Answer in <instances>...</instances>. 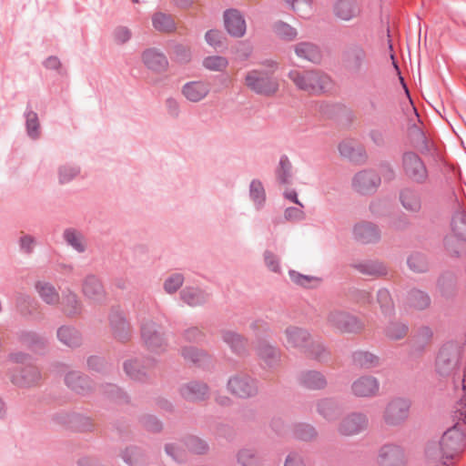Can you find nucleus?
I'll list each match as a JSON object with an SVG mask.
<instances>
[{
	"mask_svg": "<svg viewBox=\"0 0 466 466\" xmlns=\"http://www.w3.org/2000/svg\"><path fill=\"white\" fill-rule=\"evenodd\" d=\"M464 445V433L454 426L444 432L438 443H431L426 449V458L433 466H443L457 456Z\"/></svg>",
	"mask_w": 466,
	"mask_h": 466,
	"instance_id": "1",
	"label": "nucleus"
},
{
	"mask_svg": "<svg viewBox=\"0 0 466 466\" xmlns=\"http://www.w3.org/2000/svg\"><path fill=\"white\" fill-rule=\"evenodd\" d=\"M282 342L287 349L307 351L316 357L325 355V347L314 341L311 335L304 329L289 326L283 331Z\"/></svg>",
	"mask_w": 466,
	"mask_h": 466,
	"instance_id": "2",
	"label": "nucleus"
},
{
	"mask_svg": "<svg viewBox=\"0 0 466 466\" xmlns=\"http://www.w3.org/2000/svg\"><path fill=\"white\" fill-rule=\"evenodd\" d=\"M288 77L299 90L309 94L319 93L330 85V78L316 70L294 68L289 72Z\"/></svg>",
	"mask_w": 466,
	"mask_h": 466,
	"instance_id": "3",
	"label": "nucleus"
},
{
	"mask_svg": "<svg viewBox=\"0 0 466 466\" xmlns=\"http://www.w3.org/2000/svg\"><path fill=\"white\" fill-rule=\"evenodd\" d=\"M141 339L147 349L155 353L167 350V340L158 324L154 321H146L140 327Z\"/></svg>",
	"mask_w": 466,
	"mask_h": 466,
	"instance_id": "4",
	"label": "nucleus"
},
{
	"mask_svg": "<svg viewBox=\"0 0 466 466\" xmlns=\"http://www.w3.org/2000/svg\"><path fill=\"white\" fill-rule=\"evenodd\" d=\"M327 323L340 333H357L363 329V323L357 317L340 310L330 311Z\"/></svg>",
	"mask_w": 466,
	"mask_h": 466,
	"instance_id": "5",
	"label": "nucleus"
},
{
	"mask_svg": "<svg viewBox=\"0 0 466 466\" xmlns=\"http://www.w3.org/2000/svg\"><path fill=\"white\" fill-rule=\"evenodd\" d=\"M460 350L457 347L449 346L442 348L437 357L436 366L441 376H459L456 372L459 360Z\"/></svg>",
	"mask_w": 466,
	"mask_h": 466,
	"instance_id": "6",
	"label": "nucleus"
},
{
	"mask_svg": "<svg viewBox=\"0 0 466 466\" xmlns=\"http://www.w3.org/2000/svg\"><path fill=\"white\" fill-rule=\"evenodd\" d=\"M376 462L378 466H407L408 459L401 447L386 444L379 450Z\"/></svg>",
	"mask_w": 466,
	"mask_h": 466,
	"instance_id": "7",
	"label": "nucleus"
},
{
	"mask_svg": "<svg viewBox=\"0 0 466 466\" xmlns=\"http://www.w3.org/2000/svg\"><path fill=\"white\" fill-rule=\"evenodd\" d=\"M410 404L407 400L396 399L390 401L383 413V420L389 426H397L404 422L410 414Z\"/></svg>",
	"mask_w": 466,
	"mask_h": 466,
	"instance_id": "8",
	"label": "nucleus"
},
{
	"mask_svg": "<svg viewBox=\"0 0 466 466\" xmlns=\"http://www.w3.org/2000/svg\"><path fill=\"white\" fill-rule=\"evenodd\" d=\"M109 324L114 338L120 342H127L131 339V327L123 312L117 308H112Z\"/></svg>",
	"mask_w": 466,
	"mask_h": 466,
	"instance_id": "9",
	"label": "nucleus"
},
{
	"mask_svg": "<svg viewBox=\"0 0 466 466\" xmlns=\"http://www.w3.org/2000/svg\"><path fill=\"white\" fill-rule=\"evenodd\" d=\"M368 418L362 413H351L344 417L338 425V431L343 436H353L365 431Z\"/></svg>",
	"mask_w": 466,
	"mask_h": 466,
	"instance_id": "10",
	"label": "nucleus"
},
{
	"mask_svg": "<svg viewBox=\"0 0 466 466\" xmlns=\"http://www.w3.org/2000/svg\"><path fill=\"white\" fill-rule=\"evenodd\" d=\"M224 25L228 34L233 37H242L246 33V22L241 13L235 8L224 12Z\"/></svg>",
	"mask_w": 466,
	"mask_h": 466,
	"instance_id": "11",
	"label": "nucleus"
},
{
	"mask_svg": "<svg viewBox=\"0 0 466 466\" xmlns=\"http://www.w3.org/2000/svg\"><path fill=\"white\" fill-rule=\"evenodd\" d=\"M141 56L146 67L155 73H163L168 67V60L166 55L156 48L146 49Z\"/></svg>",
	"mask_w": 466,
	"mask_h": 466,
	"instance_id": "12",
	"label": "nucleus"
},
{
	"mask_svg": "<svg viewBox=\"0 0 466 466\" xmlns=\"http://www.w3.org/2000/svg\"><path fill=\"white\" fill-rule=\"evenodd\" d=\"M179 298L187 306L195 308L205 305L210 294L199 287L187 286L180 290Z\"/></svg>",
	"mask_w": 466,
	"mask_h": 466,
	"instance_id": "13",
	"label": "nucleus"
},
{
	"mask_svg": "<svg viewBox=\"0 0 466 466\" xmlns=\"http://www.w3.org/2000/svg\"><path fill=\"white\" fill-rule=\"evenodd\" d=\"M403 167L406 174L416 181H422L427 177L424 164L420 157L413 153H406L403 156Z\"/></svg>",
	"mask_w": 466,
	"mask_h": 466,
	"instance_id": "14",
	"label": "nucleus"
},
{
	"mask_svg": "<svg viewBox=\"0 0 466 466\" xmlns=\"http://www.w3.org/2000/svg\"><path fill=\"white\" fill-rule=\"evenodd\" d=\"M345 66L349 71L360 74L367 67L366 53L360 46H352L345 54Z\"/></svg>",
	"mask_w": 466,
	"mask_h": 466,
	"instance_id": "15",
	"label": "nucleus"
},
{
	"mask_svg": "<svg viewBox=\"0 0 466 466\" xmlns=\"http://www.w3.org/2000/svg\"><path fill=\"white\" fill-rule=\"evenodd\" d=\"M208 393V387L203 380H189L180 389L181 396L187 401L204 400Z\"/></svg>",
	"mask_w": 466,
	"mask_h": 466,
	"instance_id": "16",
	"label": "nucleus"
},
{
	"mask_svg": "<svg viewBox=\"0 0 466 466\" xmlns=\"http://www.w3.org/2000/svg\"><path fill=\"white\" fill-rule=\"evenodd\" d=\"M278 63L268 59L264 61V95L275 94L279 86V74Z\"/></svg>",
	"mask_w": 466,
	"mask_h": 466,
	"instance_id": "17",
	"label": "nucleus"
},
{
	"mask_svg": "<svg viewBox=\"0 0 466 466\" xmlns=\"http://www.w3.org/2000/svg\"><path fill=\"white\" fill-rule=\"evenodd\" d=\"M181 354L183 358L196 367L201 369H209L212 365V356L206 350L194 346H187L182 348Z\"/></svg>",
	"mask_w": 466,
	"mask_h": 466,
	"instance_id": "18",
	"label": "nucleus"
},
{
	"mask_svg": "<svg viewBox=\"0 0 466 466\" xmlns=\"http://www.w3.org/2000/svg\"><path fill=\"white\" fill-rule=\"evenodd\" d=\"M8 360L14 363L25 364L21 379H41V373L38 368L32 363V356L23 351L11 352Z\"/></svg>",
	"mask_w": 466,
	"mask_h": 466,
	"instance_id": "19",
	"label": "nucleus"
},
{
	"mask_svg": "<svg viewBox=\"0 0 466 466\" xmlns=\"http://www.w3.org/2000/svg\"><path fill=\"white\" fill-rule=\"evenodd\" d=\"M83 293L88 299L95 301H102L106 297V291L101 280L96 275H88L83 281Z\"/></svg>",
	"mask_w": 466,
	"mask_h": 466,
	"instance_id": "20",
	"label": "nucleus"
},
{
	"mask_svg": "<svg viewBox=\"0 0 466 466\" xmlns=\"http://www.w3.org/2000/svg\"><path fill=\"white\" fill-rule=\"evenodd\" d=\"M62 311L68 318H75L81 315L83 304L77 295L69 289L62 292Z\"/></svg>",
	"mask_w": 466,
	"mask_h": 466,
	"instance_id": "21",
	"label": "nucleus"
},
{
	"mask_svg": "<svg viewBox=\"0 0 466 466\" xmlns=\"http://www.w3.org/2000/svg\"><path fill=\"white\" fill-rule=\"evenodd\" d=\"M181 92L188 101L197 103L208 95L209 88L202 81H190L182 86Z\"/></svg>",
	"mask_w": 466,
	"mask_h": 466,
	"instance_id": "22",
	"label": "nucleus"
},
{
	"mask_svg": "<svg viewBox=\"0 0 466 466\" xmlns=\"http://www.w3.org/2000/svg\"><path fill=\"white\" fill-rule=\"evenodd\" d=\"M333 12L337 18L350 21L360 15V9L356 0H338Z\"/></svg>",
	"mask_w": 466,
	"mask_h": 466,
	"instance_id": "23",
	"label": "nucleus"
},
{
	"mask_svg": "<svg viewBox=\"0 0 466 466\" xmlns=\"http://www.w3.org/2000/svg\"><path fill=\"white\" fill-rule=\"evenodd\" d=\"M380 182V177L372 171H362L353 178V187L360 193H367L375 189Z\"/></svg>",
	"mask_w": 466,
	"mask_h": 466,
	"instance_id": "24",
	"label": "nucleus"
},
{
	"mask_svg": "<svg viewBox=\"0 0 466 466\" xmlns=\"http://www.w3.org/2000/svg\"><path fill=\"white\" fill-rule=\"evenodd\" d=\"M222 340L229 347L232 353L238 356H244L248 351V340L238 332L223 330Z\"/></svg>",
	"mask_w": 466,
	"mask_h": 466,
	"instance_id": "25",
	"label": "nucleus"
},
{
	"mask_svg": "<svg viewBox=\"0 0 466 466\" xmlns=\"http://www.w3.org/2000/svg\"><path fill=\"white\" fill-rule=\"evenodd\" d=\"M256 380H228V390L238 398H248L255 395L258 391V387L255 384Z\"/></svg>",
	"mask_w": 466,
	"mask_h": 466,
	"instance_id": "26",
	"label": "nucleus"
},
{
	"mask_svg": "<svg viewBox=\"0 0 466 466\" xmlns=\"http://www.w3.org/2000/svg\"><path fill=\"white\" fill-rule=\"evenodd\" d=\"M353 234L355 238L362 243H370L380 238L377 228L369 222L357 224L353 228Z\"/></svg>",
	"mask_w": 466,
	"mask_h": 466,
	"instance_id": "27",
	"label": "nucleus"
},
{
	"mask_svg": "<svg viewBox=\"0 0 466 466\" xmlns=\"http://www.w3.org/2000/svg\"><path fill=\"white\" fill-rule=\"evenodd\" d=\"M17 339L21 344L32 350H43L46 345V339L34 330H20Z\"/></svg>",
	"mask_w": 466,
	"mask_h": 466,
	"instance_id": "28",
	"label": "nucleus"
},
{
	"mask_svg": "<svg viewBox=\"0 0 466 466\" xmlns=\"http://www.w3.org/2000/svg\"><path fill=\"white\" fill-rule=\"evenodd\" d=\"M57 339L63 344L74 348L81 344V335L73 326H61L56 332Z\"/></svg>",
	"mask_w": 466,
	"mask_h": 466,
	"instance_id": "29",
	"label": "nucleus"
},
{
	"mask_svg": "<svg viewBox=\"0 0 466 466\" xmlns=\"http://www.w3.org/2000/svg\"><path fill=\"white\" fill-rule=\"evenodd\" d=\"M153 27L162 33H172L177 29V25L170 15L157 12L152 15Z\"/></svg>",
	"mask_w": 466,
	"mask_h": 466,
	"instance_id": "30",
	"label": "nucleus"
},
{
	"mask_svg": "<svg viewBox=\"0 0 466 466\" xmlns=\"http://www.w3.org/2000/svg\"><path fill=\"white\" fill-rule=\"evenodd\" d=\"M35 288L45 303L55 305L58 302L59 294L51 283L39 280L35 282Z\"/></svg>",
	"mask_w": 466,
	"mask_h": 466,
	"instance_id": "31",
	"label": "nucleus"
},
{
	"mask_svg": "<svg viewBox=\"0 0 466 466\" xmlns=\"http://www.w3.org/2000/svg\"><path fill=\"white\" fill-rule=\"evenodd\" d=\"M350 389L357 397H371L378 392L379 384L377 380H353Z\"/></svg>",
	"mask_w": 466,
	"mask_h": 466,
	"instance_id": "32",
	"label": "nucleus"
},
{
	"mask_svg": "<svg viewBox=\"0 0 466 466\" xmlns=\"http://www.w3.org/2000/svg\"><path fill=\"white\" fill-rule=\"evenodd\" d=\"M205 41L218 52H223L228 49L227 36L218 29L208 30L205 34Z\"/></svg>",
	"mask_w": 466,
	"mask_h": 466,
	"instance_id": "33",
	"label": "nucleus"
},
{
	"mask_svg": "<svg viewBox=\"0 0 466 466\" xmlns=\"http://www.w3.org/2000/svg\"><path fill=\"white\" fill-rule=\"evenodd\" d=\"M295 53L300 57L311 62L320 60L321 54L319 48L314 44L309 42H301L295 46Z\"/></svg>",
	"mask_w": 466,
	"mask_h": 466,
	"instance_id": "34",
	"label": "nucleus"
},
{
	"mask_svg": "<svg viewBox=\"0 0 466 466\" xmlns=\"http://www.w3.org/2000/svg\"><path fill=\"white\" fill-rule=\"evenodd\" d=\"M26 133L29 137L36 139L40 136V124L37 114L31 109L30 105L25 111Z\"/></svg>",
	"mask_w": 466,
	"mask_h": 466,
	"instance_id": "35",
	"label": "nucleus"
},
{
	"mask_svg": "<svg viewBox=\"0 0 466 466\" xmlns=\"http://www.w3.org/2000/svg\"><path fill=\"white\" fill-rule=\"evenodd\" d=\"M124 371L129 379H143L146 377V368L138 359L127 360L123 364Z\"/></svg>",
	"mask_w": 466,
	"mask_h": 466,
	"instance_id": "36",
	"label": "nucleus"
},
{
	"mask_svg": "<svg viewBox=\"0 0 466 466\" xmlns=\"http://www.w3.org/2000/svg\"><path fill=\"white\" fill-rule=\"evenodd\" d=\"M63 238L67 245L71 246L78 253L86 251V247L82 241L83 236L76 229L73 228H66L63 233Z\"/></svg>",
	"mask_w": 466,
	"mask_h": 466,
	"instance_id": "37",
	"label": "nucleus"
},
{
	"mask_svg": "<svg viewBox=\"0 0 466 466\" xmlns=\"http://www.w3.org/2000/svg\"><path fill=\"white\" fill-rule=\"evenodd\" d=\"M276 177L281 184L290 183L292 177V165L286 156H282L275 170Z\"/></svg>",
	"mask_w": 466,
	"mask_h": 466,
	"instance_id": "38",
	"label": "nucleus"
},
{
	"mask_svg": "<svg viewBox=\"0 0 466 466\" xmlns=\"http://www.w3.org/2000/svg\"><path fill=\"white\" fill-rule=\"evenodd\" d=\"M123 461L129 466H140L145 462L143 451L137 446H130L122 453Z\"/></svg>",
	"mask_w": 466,
	"mask_h": 466,
	"instance_id": "39",
	"label": "nucleus"
},
{
	"mask_svg": "<svg viewBox=\"0 0 466 466\" xmlns=\"http://www.w3.org/2000/svg\"><path fill=\"white\" fill-rule=\"evenodd\" d=\"M202 66L209 71L223 72L228 66V60L222 56H208L203 59Z\"/></svg>",
	"mask_w": 466,
	"mask_h": 466,
	"instance_id": "40",
	"label": "nucleus"
},
{
	"mask_svg": "<svg viewBox=\"0 0 466 466\" xmlns=\"http://www.w3.org/2000/svg\"><path fill=\"white\" fill-rule=\"evenodd\" d=\"M92 428L93 424L88 417L78 413H72L69 430L84 432L91 431Z\"/></svg>",
	"mask_w": 466,
	"mask_h": 466,
	"instance_id": "41",
	"label": "nucleus"
},
{
	"mask_svg": "<svg viewBox=\"0 0 466 466\" xmlns=\"http://www.w3.org/2000/svg\"><path fill=\"white\" fill-rule=\"evenodd\" d=\"M185 278L181 273L170 274L163 283V289L167 294L176 293L184 284Z\"/></svg>",
	"mask_w": 466,
	"mask_h": 466,
	"instance_id": "42",
	"label": "nucleus"
},
{
	"mask_svg": "<svg viewBox=\"0 0 466 466\" xmlns=\"http://www.w3.org/2000/svg\"><path fill=\"white\" fill-rule=\"evenodd\" d=\"M187 449L196 454H203L208 451V443L197 436H187L184 440Z\"/></svg>",
	"mask_w": 466,
	"mask_h": 466,
	"instance_id": "43",
	"label": "nucleus"
},
{
	"mask_svg": "<svg viewBox=\"0 0 466 466\" xmlns=\"http://www.w3.org/2000/svg\"><path fill=\"white\" fill-rule=\"evenodd\" d=\"M339 151L344 157L354 159L362 151L361 147L352 140H344L339 145Z\"/></svg>",
	"mask_w": 466,
	"mask_h": 466,
	"instance_id": "44",
	"label": "nucleus"
},
{
	"mask_svg": "<svg viewBox=\"0 0 466 466\" xmlns=\"http://www.w3.org/2000/svg\"><path fill=\"white\" fill-rule=\"evenodd\" d=\"M273 30L275 34L285 41H293L297 37V30L284 22H277Z\"/></svg>",
	"mask_w": 466,
	"mask_h": 466,
	"instance_id": "45",
	"label": "nucleus"
},
{
	"mask_svg": "<svg viewBox=\"0 0 466 466\" xmlns=\"http://www.w3.org/2000/svg\"><path fill=\"white\" fill-rule=\"evenodd\" d=\"M86 364L90 370L101 374L106 372L111 367V364L104 357L96 355L88 357Z\"/></svg>",
	"mask_w": 466,
	"mask_h": 466,
	"instance_id": "46",
	"label": "nucleus"
},
{
	"mask_svg": "<svg viewBox=\"0 0 466 466\" xmlns=\"http://www.w3.org/2000/svg\"><path fill=\"white\" fill-rule=\"evenodd\" d=\"M246 86L255 93L262 94V76L258 70L249 71L245 77Z\"/></svg>",
	"mask_w": 466,
	"mask_h": 466,
	"instance_id": "47",
	"label": "nucleus"
},
{
	"mask_svg": "<svg viewBox=\"0 0 466 466\" xmlns=\"http://www.w3.org/2000/svg\"><path fill=\"white\" fill-rule=\"evenodd\" d=\"M175 60L180 65L188 64L192 59V52L190 47L182 44H176L173 46Z\"/></svg>",
	"mask_w": 466,
	"mask_h": 466,
	"instance_id": "48",
	"label": "nucleus"
},
{
	"mask_svg": "<svg viewBox=\"0 0 466 466\" xmlns=\"http://www.w3.org/2000/svg\"><path fill=\"white\" fill-rule=\"evenodd\" d=\"M80 173V167L72 165L61 166L58 169L60 184H66L73 180Z\"/></svg>",
	"mask_w": 466,
	"mask_h": 466,
	"instance_id": "49",
	"label": "nucleus"
},
{
	"mask_svg": "<svg viewBox=\"0 0 466 466\" xmlns=\"http://www.w3.org/2000/svg\"><path fill=\"white\" fill-rule=\"evenodd\" d=\"M407 326L400 322H391L386 329L387 337L393 340L403 339L407 335Z\"/></svg>",
	"mask_w": 466,
	"mask_h": 466,
	"instance_id": "50",
	"label": "nucleus"
},
{
	"mask_svg": "<svg viewBox=\"0 0 466 466\" xmlns=\"http://www.w3.org/2000/svg\"><path fill=\"white\" fill-rule=\"evenodd\" d=\"M68 389L79 395H87L92 390L93 380H64Z\"/></svg>",
	"mask_w": 466,
	"mask_h": 466,
	"instance_id": "51",
	"label": "nucleus"
},
{
	"mask_svg": "<svg viewBox=\"0 0 466 466\" xmlns=\"http://www.w3.org/2000/svg\"><path fill=\"white\" fill-rule=\"evenodd\" d=\"M238 461L242 466H262L259 459L249 449H243L238 452Z\"/></svg>",
	"mask_w": 466,
	"mask_h": 466,
	"instance_id": "52",
	"label": "nucleus"
},
{
	"mask_svg": "<svg viewBox=\"0 0 466 466\" xmlns=\"http://www.w3.org/2000/svg\"><path fill=\"white\" fill-rule=\"evenodd\" d=\"M36 244V238L29 234H23L18 239L20 252L27 256L33 254Z\"/></svg>",
	"mask_w": 466,
	"mask_h": 466,
	"instance_id": "53",
	"label": "nucleus"
},
{
	"mask_svg": "<svg viewBox=\"0 0 466 466\" xmlns=\"http://www.w3.org/2000/svg\"><path fill=\"white\" fill-rule=\"evenodd\" d=\"M360 270L373 276H382L387 273L385 266L378 261H370L360 266Z\"/></svg>",
	"mask_w": 466,
	"mask_h": 466,
	"instance_id": "54",
	"label": "nucleus"
},
{
	"mask_svg": "<svg viewBox=\"0 0 466 466\" xmlns=\"http://www.w3.org/2000/svg\"><path fill=\"white\" fill-rule=\"evenodd\" d=\"M140 423L148 431L159 432L162 428V422L154 415H145L140 418Z\"/></svg>",
	"mask_w": 466,
	"mask_h": 466,
	"instance_id": "55",
	"label": "nucleus"
},
{
	"mask_svg": "<svg viewBox=\"0 0 466 466\" xmlns=\"http://www.w3.org/2000/svg\"><path fill=\"white\" fill-rule=\"evenodd\" d=\"M279 359V350L271 344L264 343V363H267L268 366H272L277 363Z\"/></svg>",
	"mask_w": 466,
	"mask_h": 466,
	"instance_id": "56",
	"label": "nucleus"
},
{
	"mask_svg": "<svg viewBox=\"0 0 466 466\" xmlns=\"http://www.w3.org/2000/svg\"><path fill=\"white\" fill-rule=\"evenodd\" d=\"M355 361L361 367L370 368L379 364V358L370 352H359L355 356Z\"/></svg>",
	"mask_w": 466,
	"mask_h": 466,
	"instance_id": "57",
	"label": "nucleus"
},
{
	"mask_svg": "<svg viewBox=\"0 0 466 466\" xmlns=\"http://www.w3.org/2000/svg\"><path fill=\"white\" fill-rule=\"evenodd\" d=\"M105 393L108 398L118 401H128V396L119 387L113 383H106Z\"/></svg>",
	"mask_w": 466,
	"mask_h": 466,
	"instance_id": "58",
	"label": "nucleus"
},
{
	"mask_svg": "<svg viewBox=\"0 0 466 466\" xmlns=\"http://www.w3.org/2000/svg\"><path fill=\"white\" fill-rule=\"evenodd\" d=\"M285 4L293 11L305 14L311 9V0H284Z\"/></svg>",
	"mask_w": 466,
	"mask_h": 466,
	"instance_id": "59",
	"label": "nucleus"
},
{
	"mask_svg": "<svg viewBox=\"0 0 466 466\" xmlns=\"http://www.w3.org/2000/svg\"><path fill=\"white\" fill-rule=\"evenodd\" d=\"M401 202L405 208L416 211L420 208V201L416 195L406 191L401 194Z\"/></svg>",
	"mask_w": 466,
	"mask_h": 466,
	"instance_id": "60",
	"label": "nucleus"
},
{
	"mask_svg": "<svg viewBox=\"0 0 466 466\" xmlns=\"http://www.w3.org/2000/svg\"><path fill=\"white\" fill-rule=\"evenodd\" d=\"M114 39L116 44L124 45L131 39L132 33L127 26H117L114 30Z\"/></svg>",
	"mask_w": 466,
	"mask_h": 466,
	"instance_id": "61",
	"label": "nucleus"
},
{
	"mask_svg": "<svg viewBox=\"0 0 466 466\" xmlns=\"http://www.w3.org/2000/svg\"><path fill=\"white\" fill-rule=\"evenodd\" d=\"M284 218L288 221L297 222L301 221L305 218V213L303 211V208L299 207H290L285 209Z\"/></svg>",
	"mask_w": 466,
	"mask_h": 466,
	"instance_id": "62",
	"label": "nucleus"
},
{
	"mask_svg": "<svg viewBox=\"0 0 466 466\" xmlns=\"http://www.w3.org/2000/svg\"><path fill=\"white\" fill-rule=\"evenodd\" d=\"M183 337L189 342H201L205 339V334L198 327H191L184 330Z\"/></svg>",
	"mask_w": 466,
	"mask_h": 466,
	"instance_id": "63",
	"label": "nucleus"
},
{
	"mask_svg": "<svg viewBox=\"0 0 466 466\" xmlns=\"http://www.w3.org/2000/svg\"><path fill=\"white\" fill-rule=\"evenodd\" d=\"M319 412L329 421L335 420L339 415V409L328 403L319 406Z\"/></svg>",
	"mask_w": 466,
	"mask_h": 466,
	"instance_id": "64",
	"label": "nucleus"
}]
</instances>
